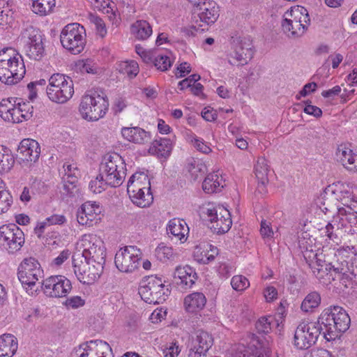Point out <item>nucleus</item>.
I'll return each mask as SVG.
<instances>
[{
	"instance_id": "f257e3e1",
	"label": "nucleus",
	"mask_w": 357,
	"mask_h": 357,
	"mask_svg": "<svg viewBox=\"0 0 357 357\" xmlns=\"http://www.w3.org/2000/svg\"><path fill=\"white\" fill-rule=\"evenodd\" d=\"M319 321L324 330V337L328 342L340 337L349 328L351 322L349 314L340 306L325 309Z\"/></svg>"
},
{
	"instance_id": "f03ea898",
	"label": "nucleus",
	"mask_w": 357,
	"mask_h": 357,
	"mask_svg": "<svg viewBox=\"0 0 357 357\" xmlns=\"http://www.w3.org/2000/svg\"><path fill=\"white\" fill-rule=\"evenodd\" d=\"M26 73L21 54L13 48H3L0 51V81L8 85L18 83Z\"/></svg>"
},
{
	"instance_id": "7ed1b4c3",
	"label": "nucleus",
	"mask_w": 357,
	"mask_h": 357,
	"mask_svg": "<svg viewBox=\"0 0 357 357\" xmlns=\"http://www.w3.org/2000/svg\"><path fill=\"white\" fill-rule=\"evenodd\" d=\"M303 257L313 275L322 283H330L335 278L342 279L345 275L335 276L333 268L329 265L331 261V255L317 253L313 250H306Z\"/></svg>"
},
{
	"instance_id": "20e7f679",
	"label": "nucleus",
	"mask_w": 357,
	"mask_h": 357,
	"mask_svg": "<svg viewBox=\"0 0 357 357\" xmlns=\"http://www.w3.org/2000/svg\"><path fill=\"white\" fill-rule=\"evenodd\" d=\"M310 22L307 9L303 6H296L284 13L282 27L288 37L296 38L305 33Z\"/></svg>"
},
{
	"instance_id": "39448f33",
	"label": "nucleus",
	"mask_w": 357,
	"mask_h": 357,
	"mask_svg": "<svg viewBox=\"0 0 357 357\" xmlns=\"http://www.w3.org/2000/svg\"><path fill=\"white\" fill-rule=\"evenodd\" d=\"M48 98L57 104H65L74 95V84L72 79L61 73H54L48 79L46 88Z\"/></svg>"
},
{
	"instance_id": "423d86ee",
	"label": "nucleus",
	"mask_w": 357,
	"mask_h": 357,
	"mask_svg": "<svg viewBox=\"0 0 357 357\" xmlns=\"http://www.w3.org/2000/svg\"><path fill=\"white\" fill-rule=\"evenodd\" d=\"M108 107L109 102L106 96L96 91H90L82 98L79 112L84 119L95 121L105 115Z\"/></svg>"
},
{
	"instance_id": "0eeeda50",
	"label": "nucleus",
	"mask_w": 357,
	"mask_h": 357,
	"mask_svg": "<svg viewBox=\"0 0 357 357\" xmlns=\"http://www.w3.org/2000/svg\"><path fill=\"white\" fill-rule=\"evenodd\" d=\"M99 172L101 174L100 178H103L110 187H119L126 175L125 161L118 153L109 155L102 162Z\"/></svg>"
},
{
	"instance_id": "6e6552de",
	"label": "nucleus",
	"mask_w": 357,
	"mask_h": 357,
	"mask_svg": "<svg viewBox=\"0 0 357 357\" xmlns=\"http://www.w3.org/2000/svg\"><path fill=\"white\" fill-rule=\"evenodd\" d=\"M83 248L82 255L89 264H95L97 271H102L105 263L106 251L102 240L96 234H84L80 240Z\"/></svg>"
},
{
	"instance_id": "1a4fd4ad",
	"label": "nucleus",
	"mask_w": 357,
	"mask_h": 357,
	"mask_svg": "<svg viewBox=\"0 0 357 357\" xmlns=\"http://www.w3.org/2000/svg\"><path fill=\"white\" fill-rule=\"evenodd\" d=\"M170 289L160 278L149 277L143 281L139 288L142 300L149 304H160L165 301L170 294Z\"/></svg>"
},
{
	"instance_id": "9d476101",
	"label": "nucleus",
	"mask_w": 357,
	"mask_h": 357,
	"mask_svg": "<svg viewBox=\"0 0 357 357\" xmlns=\"http://www.w3.org/2000/svg\"><path fill=\"white\" fill-rule=\"evenodd\" d=\"M324 330L319 321H301L294 333V345L298 349H307L316 343Z\"/></svg>"
},
{
	"instance_id": "9b49d317",
	"label": "nucleus",
	"mask_w": 357,
	"mask_h": 357,
	"mask_svg": "<svg viewBox=\"0 0 357 357\" xmlns=\"http://www.w3.org/2000/svg\"><path fill=\"white\" fill-rule=\"evenodd\" d=\"M60 40L62 46L74 54H79L86 44V31L78 23L67 24L61 31Z\"/></svg>"
},
{
	"instance_id": "f8f14e48",
	"label": "nucleus",
	"mask_w": 357,
	"mask_h": 357,
	"mask_svg": "<svg viewBox=\"0 0 357 357\" xmlns=\"http://www.w3.org/2000/svg\"><path fill=\"white\" fill-rule=\"evenodd\" d=\"M20 40L24 45L26 55L31 59L39 61L43 57V38L38 29L31 25L27 26L21 32Z\"/></svg>"
},
{
	"instance_id": "ddd939ff",
	"label": "nucleus",
	"mask_w": 357,
	"mask_h": 357,
	"mask_svg": "<svg viewBox=\"0 0 357 357\" xmlns=\"http://www.w3.org/2000/svg\"><path fill=\"white\" fill-rule=\"evenodd\" d=\"M142 257V250L135 245L120 248L116 253L114 263L118 270L125 273H132L139 268Z\"/></svg>"
},
{
	"instance_id": "4468645a",
	"label": "nucleus",
	"mask_w": 357,
	"mask_h": 357,
	"mask_svg": "<svg viewBox=\"0 0 357 357\" xmlns=\"http://www.w3.org/2000/svg\"><path fill=\"white\" fill-rule=\"evenodd\" d=\"M18 279L26 291L31 290L43 278V271L39 262L33 257L25 258L17 268Z\"/></svg>"
},
{
	"instance_id": "2eb2a0df",
	"label": "nucleus",
	"mask_w": 357,
	"mask_h": 357,
	"mask_svg": "<svg viewBox=\"0 0 357 357\" xmlns=\"http://www.w3.org/2000/svg\"><path fill=\"white\" fill-rule=\"evenodd\" d=\"M210 222V228L217 234L227 232L232 225L229 211L222 206L208 204L204 212Z\"/></svg>"
},
{
	"instance_id": "dca6fc26",
	"label": "nucleus",
	"mask_w": 357,
	"mask_h": 357,
	"mask_svg": "<svg viewBox=\"0 0 357 357\" xmlns=\"http://www.w3.org/2000/svg\"><path fill=\"white\" fill-rule=\"evenodd\" d=\"M24 243V232L16 225H4L0 227V244L9 252L20 250Z\"/></svg>"
},
{
	"instance_id": "f3484780",
	"label": "nucleus",
	"mask_w": 357,
	"mask_h": 357,
	"mask_svg": "<svg viewBox=\"0 0 357 357\" xmlns=\"http://www.w3.org/2000/svg\"><path fill=\"white\" fill-rule=\"evenodd\" d=\"M326 255H331V261L329 265L333 268L335 276L347 275L349 271L347 259L356 255V249L354 246H343L337 249H330Z\"/></svg>"
},
{
	"instance_id": "a211bd4d",
	"label": "nucleus",
	"mask_w": 357,
	"mask_h": 357,
	"mask_svg": "<svg viewBox=\"0 0 357 357\" xmlns=\"http://www.w3.org/2000/svg\"><path fill=\"white\" fill-rule=\"evenodd\" d=\"M43 288L45 294L50 297H66L72 289L70 280L63 275H52L43 281Z\"/></svg>"
},
{
	"instance_id": "6ab92c4d",
	"label": "nucleus",
	"mask_w": 357,
	"mask_h": 357,
	"mask_svg": "<svg viewBox=\"0 0 357 357\" xmlns=\"http://www.w3.org/2000/svg\"><path fill=\"white\" fill-rule=\"evenodd\" d=\"M212 336L204 331H197L188 345V357H204L213 345Z\"/></svg>"
},
{
	"instance_id": "aec40b11",
	"label": "nucleus",
	"mask_w": 357,
	"mask_h": 357,
	"mask_svg": "<svg viewBox=\"0 0 357 357\" xmlns=\"http://www.w3.org/2000/svg\"><path fill=\"white\" fill-rule=\"evenodd\" d=\"M254 51L250 44L239 42L234 44L227 53V60L231 66H243L252 58Z\"/></svg>"
},
{
	"instance_id": "412c9836",
	"label": "nucleus",
	"mask_w": 357,
	"mask_h": 357,
	"mask_svg": "<svg viewBox=\"0 0 357 357\" xmlns=\"http://www.w3.org/2000/svg\"><path fill=\"white\" fill-rule=\"evenodd\" d=\"M102 208L95 202H86L78 209L77 222L81 225L92 227L101 220Z\"/></svg>"
},
{
	"instance_id": "4be33fe9",
	"label": "nucleus",
	"mask_w": 357,
	"mask_h": 357,
	"mask_svg": "<svg viewBox=\"0 0 357 357\" xmlns=\"http://www.w3.org/2000/svg\"><path fill=\"white\" fill-rule=\"evenodd\" d=\"M109 344L96 340L83 343L75 350L76 357H96L99 354H108Z\"/></svg>"
},
{
	"instance_id": "5701e85b",
	"label": "nucleus",
	"mask_w": 357,
	"mask_h": 357,
	"mask_svg": "<svg viewBox=\"0 0 357 357\" xmlns=\"http://www.w3.org/2000/svg\"><path fill=\"white\" fill-rule=\"evenodd\" d=\"M333 192L336 199L342 202L343 206H352L357 203V187L352 183H337L335 185Z\"/></svg>"
},
{
	"instance_id": "b1692460",
	"label": "nucleus",
	"mask_w": 357,
	"mask_h": 357,
	"mask_svg": "<svg viewBox=\"0 0 357 357\" xmlns=\"http://www.w3.org/2000/svg\"><path fill=\"white\" fill-rule=\"evenodd\" d=\"M17 151L22 160L36 162L39 158L40 147L37 141L31 139H24L20 142Z\"/></svg>"
},
{
	"instance_id": "393cba45",
	"label": "nucleus",
	"mask_w": 357,
	"mask_h": 357,
	"mask_svg": "<svg viewBox=\"0 0 357 357\" xmlns=\"http://www.w3.org/2000/svg\"><path fill=\"white\" fill-rule=\"evenodd\" d=\"M74 273L78 280L83 284H90L99 278L102 271H97L95 264L82 263L79 265L74 264Z\"/></svg>"
},
{
	"instance_id": "a878e982",
	"label": "nucleus",
	"mask_w": 357,
	"mask_h": 357,
	"mask_svg": "<svg viewBox=\"0 0 357 357\" xmlns=\"http://www.w3.org/2000/svg\"><path fill=\"white\" fill-rule=\"evenodd\" d=\"M121 133L125 140L135 144H145L151 139V133L138 126L123 127Z\"/></svg>"
},
{
	"instance_id": "bb28decb",
	"label": "nucleus",
	"mask_w": 357,
	"mask_h": 357,
	"mask_svg": "<svg viewBox=\"0 0 357 357\" xmlns=\"http://www.w3.org/2000/svg\"><path fill=\"white\" fill-rule=\"evenodd\" d=\"M338 162L348 171L357 172V153L345 144L338 146L336 152Z\"/></svg>"
},
{
	"instance_id": "cd10ccee",
	"label": "nucleus",
	"mask_w": 357,
	"mask_h": 357,
	"mask_svg": "<svg viewBox=\"0 0 357 357\" xmlns=\"http://www.w3.org/2000/svg\"><path fill=\"white\" fill-rule=\"evenodd\" d=\"M174 278L177 284L185 289L192 287L197 278L195 270L188 265L177 266L174 273Z\"/></svg>"
},
{
	"instance_id": "c85d7f7f",
	"label": "nucleus",
	"mask_w": 357,
	"mask_h": 357,
	"mask_svg": "<svg viewBox=\"0 0 357 357\" xmlns=\"http://www.w3.org/2000/svg\"><path fill=\"white\" fill-rule=\"evenodd\" d=\"M0 116L6 121L17 123L23 121L20 112L18 103L13 104L9 100L0 102Z\"/></svg>"
},
{
	"instance_id": "c756f323",
	"label": "nucleus",
	"mask_w": 357,
	"mask_h": 357,
	"mask_svg": "<svg viewBox=\"0 0 357 357\" xmlns=\"http://www.w3.org/2000/svg\"><path fill=\"white\" fill-rule=\"evenodd\" d=\"M167 231L172 236V239L184 242L187 239L189 228L183 220L173 218L167 224Z\"/></svg>"
},
{
	"instance_id": "7c9ffc66",
	"label": "nucleus",
	"mask_w": 357,
	"mask_h": 357,
	"mask_svg": "<svg viewBox=\"0 0 357 357\" xmlns=\"http://www.w3.org/2000/svg\"><path fill=\"white\" fill-rule=\"evenodd\" d=\"M268 172L269 169L266 160L263 158H259L255 166V174L257 180V190L260 194L266 192Z\"/></svg>"
},
{
	"instance_id": "2f4dec72",
	"label": "nucleus",
	"mask_w": 357,
	"mask_h": 357,
	"mask_svg": "<svg viewBox=\"0 0 357 357\" xmlns=\"http://www.w3.org/2000/svg\"><path fill=\"white\" fill-rule=\"evenodd\" d=\"M200 10L199 17L201 22L206 25L214 24L220 15L219 7L215 1L211 0H208L207 2H204V3L200 6Z\"/></svg>"
},
{
	"instance_id": "473e14b6",
	"label": "nucleus",
	"mask_w": 357,
	"mask_h": 357,
	"mask_svg": "<svg viewBox=\"0 0 357 357\" xmlns=\"http://www.w3.org/2000/svg\"><path fill=\"white\" fill-rule=\"evenodd\" d=\"M225 185V181L220 171L213 172L207 175L202 183L203 190L208 194L221 191Z\"/></svg>"
},
{
	"instance_id": "72a5a7b5",
	"label": "nucleus",
	"mask_w": 357,
	"mask_h": 357,
	"mask_svg": "<svg viewBox=\"0 0 357 357\" xmlns=\"http://www.w3.org/2000/svg\"><path fill=\"white\" fill-rule=\"evenodd\" d=\"M142 190H151L150 180L144 172H136L128 181L127 192H135Z\"/></svg>"
},
{
	"instance_id": "f704fd0d",
	"label": "nucleus",
	"mask_w": 357,
	"mask_h": 357,
	"mask_svg": "<svg viewBox=\"0 0 357 357\" xmlns=\"http://www.w3.org/2000/svg\"><path fill=\"white\" fill-rule=\"evenodd\" d=\"M206 298L203 293L193 292L185 296L184 307L188 312H197L206 305Z\"/></svg>"
},
{
	"instance_id": "c9c22d12",
	"label": "nucleus",
	"mask_w": 357,
	"mask_h": 357,
	"mask_svg": "<svg viewBox=\"0 0 357 357\" xmlns=\"http://www.w3.org/2000/svg\"><path fill=\"white\" fill-rule=\"evenodd\" d=\"M18 347L17 338L11 334L0 336V357H12Z\"/></svg>"
},
{
	"instance_id": "e433bc0d",
	"label": "nucleus",
	"mask_w": 357,
	"mask_h": 357,
	"mask_svg": "<svg viewBox=\"0 0 357 357\" xmlns=\"http://www.w3.org/2000/svg\"><path fill=\"white\" fill-rule=\"evenodd\" d=\"M173 141L167 137L155 139L149 149V151L158 157L167 158L171 154Z\"/></svg>"
},
{
	"instance_id": "4c0bfd02",
	"label": "nucleus",
	"mask_w": 357,
	"mask_h": 357,
	"mask_svg": "<svg viewBox=\"0 0 357 357\" xmlns=\"http://www.w3.org/2000/svg\"><path fill=\"white\" fill-rule=\"evenodd\" d=\"M152 32L151 24L146 20H137L131 26V33L138 40H146Z\"/></svg>"
},
{
	"instance_id": "58836bf2",
	"label": "nucleus",
	"mask_w": 357,
	"mask_h": 357,
	"mask_svg": "<svg viewBox=\"0 0 357 357\" xmlns=\"http://www.w3.org/2000/svg\"><path fill=\"white\" fill-rule=\"evenodd\" d=\"M134 204L145 208L149 206L153 201V197L151 190H142L135 192H128Z\"/></svg>"
},
{
	"instance_id": "ea45409f",
	"label": "nucleus",
	"mask_w": 357,
	"mask_h": 357,
	"mask_svg": "<svg viewBox=\"0 0 357 357\" xmlns=\"http://www.w3.org/2000/svg\"><path fill=\"white\" fill-rule=\"evenodd\" d=\"M270 352L268 347L257 341L250 344L244 351L243 357H269Z\"/></svg>"
},
{
	"instance_id": "a19ab883",
	"label": "nucleus",
	"mask_w": 357,
	"mask_h": 357,
	"mask_svg": "<svg viewBox=\"0 0 357 357\" xmlns=\"http://www.w3.org/2000/svg\"><path fill=\"white\" fill-rule=\"evenodd\" d=\"M32 10L40 15L50 14L55 6V0H32Z\"/></svg>"
},
{
	"instance_id": "79ce46f5",
	"label": "nucleus",
	"mask_w": 357,
	"mask_h": 357,
	"mask_svg": "<svg viewBox=\"0 0 357 357\" xmlns=\"http://www.w3.org/2000/svg\"><path fill=\"white\" fill-rule=\"evenodd\" d=\"M15 162L12 153L7 147L0 145V172H8Z\"/></svg>"
},
{
	"instance_id": "37998d69",
	"label": "nucleus",
	"mask_w": 357,
	"mask_h": 357,
	"mask_svg": "<svg viewBox=\"0 0 357 357\" xmlns=\"http://www.w3.org/2000/svg\"><path fill=\"white\" fill-rule=\"evenodd\" d=\"M321 302L320 295L313 291L308 294L301 303V308L303 312H308L317 307Z\"/></svg>"
},
{
	"instance_id": "c03bdc74",
	"label": "nucleus",
	"mask_w": 357,
	"mask_h": 357,
	"mask_svg": "<svg viewBox=\"0 0 357 357\" xmlns=\"http://www.w3.org/2000/svg\"><path fill=\"white\" fill-rule=\"evenodd\" d=\"M155 255L157 259L162 262L173 261L176 257L172 248L164 245H159L155 248Z\"/></svg>"
},
{
	"instance_id": "a18cd8bd",
	"label": "nucleus",
	"mask_w": 357,
	"mask_h": 357,
	"mask_svg": "<svg viewBox=\"0 0 357 357\" xmlns=\"http://www.w3.org/2000/svg\"><path fill=\"white\" fill-rule=\"evenodd\" d=\"M63 180L70 179L71 183H76L79 171L76 164L70 162H66L63 166Z\"/></svg>"
},
{
	"instance_id": "49530a36",
	"label": "nucleus",
	"mask_w": 357,
	"mask_h": 357,
	"mask_svg": "<svg viewBox=\"0 0 357 357\" xmlns=\"http://www.w3.org/2000/svg\"><path fill=\"white\" fill-rule=\"evenodd\" d=\"M96 7L105 14L109 15V18L111 21H114L119 15L115 3L110 0H102L100 5H96Z\"/></svg>"
},
{
	"instance_id": "de8ad7c7",
	"label": "nucleus",
	"mask_w": 357,
	"mask_h": 357,
	"mask_svg": "<svg viewBox=\"0 0 357 357\" xmlns=\"http://www.w3.org/2000/svg\"><path fill=\"white\" fill-rule=\"evenodd\" d=\"M188 169L192 178L194 180H196L199 177L202 176L206 171L205 165L202 162L195 160H192L188 164Z\"/></svg>"
},
{
	"instance_id": "09e8293b",
	"label": "nucleus",
	"mask_w": 357,
	"mask_h": 357,
	"mask_svg": "<svg viewBox=\"0 0 357 357\" xmlns=\"http://www.w3.org/2000/svg\"><path fill=\"white\" fill-rule=\"evenodd\" d=\"M87 19L95 26L96 33L99 36L104 38L107 35L105 24L100 17L93 13H89Z\"/></svg>"
},
{
	"instance_id": "8fccbe9b",
	"label": "nucleus",
	"mask_w": 357,
	"mask_h": 357,
	"mask_svg": "<svg viewBox=\"0 0 357 357\" xmlns=\"http://www.w3.org/2000/svg\"><path fill=\"white\" fill-rule=\"evenodd\" d=\"M119 70L130 77H134L139 73L138 63L133 60L122 61Z\"/></svg>"
},
{
	"instance_id": "3c124183",
	"label": "nucleus",
	"mask_w": 357,
	"mask_h": 357,
	"mask_svg": "<svg viewBox=\"0 0 357 357\" xmlns=\"http://www.w3.org/2000/svg\"><path fill=\"white\" fill-rule=\"evenodd\" d=\"M172 63L173 61L167 54L157 53L156 56L154 57L153 65L158 70L161 71L167 70L172 66Z\"/></svg>"
},
{
	"instance_id": "603ef678",
	"label": "nucleus",
	"mask_w": 357,
	"mask_h": 357,
	"mask_svg": "<svg viewBox=\"0 0 357 357\" xmlns=\"http://www.w3.org/2000/svg\"><path fill=\"white\" fill-rule=\"evenodd\" d=\"M189 139L192 146L198 151L204 154H208L212 151V149L208 143H206L203 139L196 136L195 134H190Z\"/></svg>"
},
{
	"instance_id": "864d4df0",
	"label": "nucleus",
	"mask_w": 357,
	"mask_h": 357,
	"mask_svg": "<svg viewBox=\"0 0 357 357\" xmlns=\"http://www.w3.org/2000/svg\"><path fill=\"white\" fill-rule=\"evenodd\" d=\"M231 285L234 290L243 291L250 287V282L246 277L242 275H236L232 277Z\"/></svg>"
},
{
	"instance_id": "5fc2aeb1",
	"label": "nucleus",
	"mask_w": 357,
	"mask_h": 357,
	"mask_svg": "<svg viewBox=\"0 0 357 357\" xmlns=\"http://www.w3.org/2000/svg\"><path fill=\"white\" fill-rule=\"evenodd\" d=\"M100 177L101 174L99 172L96 178L91 180L89 183V188L90 190L95 194L102 192L107 186H109V183H107L103 178H102Z\"/></svg>"
},
{
	"instance_id": "6e6d98bb",
	"label": "nucleus",
	"mask_w": 357,
	"mask_h": 357,
	"mask_svg": "<svg viewBox=\"0 0 357 357\" xmlns=\"http://www.w3.org/2000/svg\"><path fill=\"white\" fill-rule=\"evenodd\" d=\"M135 52L144 63L147 64L154 63V57L156 56V52L147 50L140 45L135 46Z\"/></svg>"
},
{
	"instance_id": "4d7b16f0",
	"label": "nucleus",
	"mask_w": 357,
	"mask_h": 357,
	"mask_svg": "<svg viewBox=\"0 0 357 357\" xmlns=\"http://www.w3.org/2000/svg\"><path fill=\"white\" fill-rule=\"evenodd\" d=\"M275 319L272 317H261L256 323V329L260 333H268L271 331Z\"/></svg>"
},
{
	"instance_id": "13d9d810",
	"label": "nucleus",
	"mask_w": 357,
	"mask_h": 357,
	"mask_svg": "<svg viewBox=\"0 0 357 357\" xmlns=\"http://www.w3.org/2000/svg\"><path fill=\"white\" fill-rule=\"evenodd\" d=\"M13 204V197L9 191L0 194V215L6 213Z\"/></svg>"
},
{
	"instance_id": "bf43d9fd",
	"label": "nucleus",
	"mask_w": 357,
	"mask_h": 357,
	"mask_svg": "<svg viewBox=\"0 0 357 357\" xmlns=\"http://www.w3.org/2000/svg\"><path fill=\"white\" fill-rule=\"evenodd\" d=\"M20 112L23 121L31 119L33 113V107L29 102H18Z\"/></svg>"
},
{
	"instance_id": "052dcab7",
	"label": "nucleus",
	"mask_w": 357,
	"mask_h": 357,
	"mask_svg": "<svg viewBox=\"0 0 357 357\" xmlns=\"http://www.w3.org/2000/svg\"><path fill=\"white\" fill-rule=\"evenodd\" d=\"M162 351L163 357H177L181 349L176 342H172L163 346Z\"/></svg>"
},
{
	"instance_id": "680f3d73",
	"label": "nucleus",
	"mask_w": 357,
	"mask_h": 357,
	"mask_svg": "<svg viewBox=\"0 0 357 357\" xmlns=\"http://www.w3.org/2000/svg\"><path fill=\"white\" fill-rule=\"evenodd\" d=\"M84 300L79 296H74L68 298L66 301V305L72 308H77L84 305Z\"/></svg>"
},
{
	"instance_id": "e2e57ef3",
	"label": "nucleus",
	"mask_w": 357,
	"mask_h": 357,
	"mask_svg": "<svg viewBox=\"0 0 357 357\" xmlns=\"http://www.w3.org/2000/svg\"><path fill=\"white\" fill-rule=\"evenodd\" d=\"M260 233L264 238H271L273 237V231L269 222L266 220L261 221Z\"/></svg>"
},
{
	"instance_id": "0e129e2a",
	"label": "nucleus",
	"mask_w": 357,
	"mask_h": 357,
	"mask_svg": "<svg viewBox=\"0 0 357 357\" xmlns=\"http://www.w3.org/2000/svg\"><path fill=\"white\" fill-rule=\"evenodd\" d=\"M303 111L305 113L313 116L316 118H319L322 115V111L319 107L312 105L310 103L308 104L307 102H306Z\"/></svg>"
},
{
	"instance_id": "69168bd1",
	"label": "nucleus",
	"mask_w": 357,
	"mask_h": 357,
	"mask_svg": "<svg viewBox=\"0 0 357 357\" xmlns=\"http://www.w3.org/2000/svg\"><path fill=\"white\" fill-rule=\"evenodd\" d=\"M79 66L82 72L87 73L95 74L96 73V68L94 63L89 60L85 61H82L79 63Z\"/></svg>"
},
{
	"instance_id": "338daca9",
	"label": "nucleus",
	"mask_w": 357,
	"mask_h": 357,
	"mask_svg": "<svg viewBox=\"0 0 357 357\" xmlns=\"http://www.w3.org/2000/svg\"><path fill=\"white\" fill-rule=\"evenodd\" d=\"M49 225H61L66 222V218L63 215L54 214L46 218Z\"/></svg>"
},
{
	"instance_id": "774afa93",
	"label": "nucleus",
	"mask_w": 357,
	"mask_h": 357,
	"mask_svg": "<svg viewBox=\"0 0 357 357\" xmlns=\"http://www.w3.org/2000/svg\"><path fill=\"white\" fill-rule=\"evenodd\" d=\"M202 116L207 121H213L217 117V112L211 107H205L202 112Z\"/></svg>"
}]
</instances>
